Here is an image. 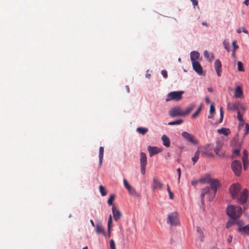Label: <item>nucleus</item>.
<instances>
[{"label":"nucleus","instance_id":"nucleus-1","mask_svg":"<svg viewBox=\"0 0 249 249\" xmlns=\"http://www.w3.org/2000/svg\"><path fill=\"white\" fill-rule=\"evenodd\" d=\"M241 187L238 183L231 184L229 187L230 193L233 199H237V202L243 204L246 202L248 197V191L244 189L241 192Z\"/></svg>","mask_w":249,"mask_h":249},{"label":"nucleus","instance_id":"nucleus-2","mask_svg":"<svg viewBox=\"0 0 249 249\" xmlns=\"http://www.w3.org/2000/svg\"><path fill=\"white\" fill-rule=\"evenodd\" d=\"M227 215L232 219L239 218L242 213V209L240 206L229 205L226 209Z\"/></svg>","mask_w":249,"mask_h":249},{"label":"nucleus","instance_id":"nucleus-3","mask_svg":"<svg viewBox=\"0 0 249 249\" xmlns=\"http://www.w3.org/2000/svg\"><path fill=\"white\" fill-rule=\"evenodd\" d=\"M183 93L184 92L183 91L170 92L167 94V98L165 100L166 102H168L171 100L179 101L182 99V95Z\"/></svg>","mask_w":249,"mask_h":249},{"label":"nucleus","instance_id":"nucleus-4","mask_svg":"<svg viewBox=\"0 0 249 249\" xmlns=\"http://www.w3.org/2000/svg\"><path fill=\"white\" fill-rule=\"evenodd\" d=\"M219 181L217 179H214L210 181V186L211 189L213 191V193H211L209 195V200L212 201L213 200L215 196V195L217 191V188L219 186Z\"/></svg>","mask_w":249,"mask_h":249},{"label":"nucleus","instance_id":"nucleus-5","mask_svg":"<svg viewBox=\"0 0 249 249\" xmlns=\"http://www.w3.org/2000/svg\"><path fill=\"white\" fill-rule=\"evenodd\" d=\"M231 167L235 176H240L241 175L242 168L241 162L239 160H235L233 161Z\"/></svg>","mask_w":249,"mask_h":249},{"label":"nucleus","instance_id":"nucleus-6","mask_svg":"<svg viewBox=\"0 0 249 249\" xmlns=\"http://www.w3.org/2000/svg\"><path fill=\"white\" fill-rule=\"evenodd\" d=\"M167 223L172 226H177L179 224L178 214L177 212L170 213L167 217Z\"/></svg>","mask_w":249,"mask_h":249},{"label":"nucleus","instance_id":"nucleus-7","mask_svg":"<svg viewBox=\"0 0 249 249\" xmlns=\"http://www.w3.org/2000/svg\"><path fill=\"white\" fill-rule=\"evenodd\" d=\"M169 114L172 117L184 116L183 111H181L179 106H176L171 108L169 111Z\"/></svg>","mask_w":249,"mask_h":249},{"label":"nucleus","instance_id":"nucleus-8","mask_svg":"<svg viewBox=\"0 0 249 249\" xmlns=\"http://www.w3.org/2000/svg\"><path fill=\"white\" fill-rule=\"evenodd\" d=\"M163 184L157 178H153L151 188L153 190H161L163 187Z\"/></svg>","mask_w":249,"mask_h":249},{"label":"nucleus","instance_id":"nucleus-9","mask_svg":"<svg viewBox=\"0 0 249 249\" xmlns=\"http://www.w3.org/2000/svg\"><path fill=\"white\" fill-rule=\"evenodd\" d=\"M181 136L188 142L194 144H196L197 143V141L195 140L194 136L193 135L186 131H184L182 132Z\"/></svg>","mask_w":249,"mask_h":249},{"label":"nucleus","instance_id":"nucleus-10","mask_svg":"<svg viewBox=\"0 0 249 249\" xmlns=\"http://www.w3.org/2000/svg\"><path fill=\"white\" fill-rule=\"evenodd\" d=\"M147 150L149 153L150 157H152L154 155L158 154L160 153L162 149L161 148L158 147L157 146H149L147 147Z\"/></svg>","mask_w":249,"mask_h":249},{"label":"nucleus","instance_id":"nucleus-11","mask_svg":"<svg viewBox=\"0 0 249 249\" xmlns=\"http://www.w3.org/2000/svg\"><path fill=\"white\" fill-rule=\"evenodd\" d=\"M214 67L218 76L221 75L222 64L219 59H216L214 63Z\"/></svg>","mask_w":249,"mask_h":249},{"label":"nucleus","instance_id":"nucleus-12","mask_svg":"<svg viewBox=\"0 0 249 249\" xmlns=\"http://www.w3.org/2000/svg\"><path fill=\"white\" fill-rule=\"evenodd\" d=\"M193 68L194 71L199 75H201L203 73L202 67L198 61L193 62L192 63Z\"/></svg>","mask_w":249,"mask_h":249},{"label":"nucleus","instance_id":"nucleus-13","mask_svg":"<svg viewBox=\"0 0 249 249\" xmlns=\"http://www.w3.org/2000/svg\"><path fill=\"white\" fill-rule=\"evenodd\" d=\"M112 211L114 220L115 221H118L122 215L121 212L114 205L112 207Z\"/></svg>","mask_w":249,"mask_h":249},{"label":"nucleus","instance_id":"nucleus-14","mask_svg":"<svg viewBox=\"0 0 249 249\" xmlns=\"http://www.w3.org/2000/svg\"><path fill=\"white\" fill-rule=\"evenodd\" d=\"M210 189L209 187H206L201 190V199L202 203L204 202V196L208 194H210Z\"/></svg>","mask_w":249,"mask_h":249},{"label":"nucleus","instance_id":"nucleus-15","mask_svg":"<svg viewBox=\"0 0 249 249\" xmlns=\"http://www.w3.org/2000/svg\"><path fill=\"white\" fill-rule=\"evenodd\" d=\"M199 53L196 51H193L190 53V58L192 63L196 62L199 57Z\"/></svg>","mask_w":249,"mask_h":249},{"label":"nucleus","instance_id":"nucleus-16","mask_svg":"<svg viewBox=\"0 0 249 249\" xmlns=\"http://www.w3.org/2000/svg\"><path fill=\"white\" fill-rule=\"evenodd\" d=\"M238 231L241 233L249 235V224L242 228H238Z\"/></svg>","mask_w":249,"mask_h":249},{"label":"nucleus","instance_id":"nucleus-17","mask_svg":"<svg viewBox=\"0 0 249 249\" xmlns=\"http://www.w3.org/2000/svg\"><path fill=\"white\" fill-rule=\"evenodd\" d=\"M196 106V105L195 104H190L189 106H188L183 111L184 116L188 115L195 108Z\"/></svg>","mask_w":249,"mask_h":249},{"label":"nucleus","instance_id":"nucleus-18","mask_svg":"<svg viewBox=\"0 0 249 249\" xmlns=\"http://www.w3.org/2000/svg\"><path fill=\"white\" fill-rule=\"evenodd\" d=\"M240 106V104L239 102L235 103L232 104L228 103L227 107L229 110H235L238 109Z\"/></svg>","mask_w":249,"mask_h":249},{"label":"nucleus","instance_id":"nucleus-19","mask_svg":"<svg viewBox=\"0 0 249 249\" xmlns=\"http://www.w3.org/2000/svg\"><path fill=\"white\" fill-rule=\"evenodd\" d=\"M243 94V90L241 87L237 86L235 89L234 96L236 98H241Z\"/></svg>","mask_w":249,"mask_h":249},{"label":"nucleus","instance_id":"nucleus-20","mask_svg":"<svg viewBox=\"0 0 249 249\" xmlns=\"http://www.w3.org/2000/svg\"><path fill=\"white\" fill-rule=\"evenodd\" d=\"M161 140L163 142V144L167 147H168L170 145V141L169 138L165 135H163L161 137Z\"/></svg>","mask_w":249,"mask_h":249},{"label":"nucleus","instance_id":"nucleus-21","mask_svg":"<svg viewBox=\"0 0 249 249\" xmlns=\"http://www.w3.org/2000/svg\"><path fill=\"white\" fill-rule=\"evenodd\" d=\"M140 157V163L141 165H147V157L146 154L143 152L141 153Z\"/></svg>","mask_w":249,"mask_h":249},{"label":"nucleus","instance_id":"nucleus-22","mask_svg":"<svg viewBox=\"0 0 249 249\" xmlns=\"http://www.w3.org/2000/svg\"><path fill=\"white\" fill-rule=\"evenodd\" d=\"M217 132L219 134H224V135L227 136L230 134V130L229 128L222 127L220 129H218L217 130Z\"/></svg>","mask_w":249,"mask_h":249},{"label":"nucleus","instance_id":"nucleus-23","mask_svg":"<svg viewBox=\"0 0 249 249\" xmlns=\"http://www.w3.org/2000/svg\"><path fill=\"white\" fill-rule=\"evenodd\" d=\"M96 231L97 233H102L105 235L106 233L104 229L100 224H97L96 226Z\"/></svg>","mask_w":249,"mask_h":249},{"label":"nucleus","instance_id":"nucleus-24","mask_svg":"<svg viewBox=\"0 0 249 249\" xmlns=\"http://www.w3.org/2000/svg\"><path fill=\"white\" fill-rule=\"evenodd\" d=\"M204 56L209 61H212L214 59V56L212 53H209L207 51H205L204 53Z\"/></svg>","mask_w":249,"mask_h":249},{"label":"nucleus","instance_id":"nucleus-25","mask_svg":"<svg viewBox=\"0 0 249 249\" xmlns=\"http://www.w3.org/2000/svg\"><path fill=\"white\" fill-rule=\"evenodd\" d=\"M200 154V151L199 150H197L195 153L194 156L192 158V160L193 161L194 164L199 159V155Z\"/></svg>","mask_w":249,"mask_h":249},{"label":"nucleus","instance_id":"nucleus-26","mask_svg":"<svg viewBox=\"0 0 249 249\" xmlns=\"http://www.w3.org/2000/svg\"><path fill=\"white\" fill-rule=\"evenodd\" d=\"M183 123L182 119H178L177 120L169 122L168 124L169 125H173L176 124H180Z\"/></svg>","mask_w":249,"mask_h":249},{"label":"nucleus","instance_id":"nucleus-27","mask_svg":"<svg viewBox=\"0 0 249 249\" xmlns=\"http://www.w3.org/2000/svg\"><path fill=\"white\" fill-rule=\"evenodd\" d=\"M137 131L140 134L144 135L146 133L148 132V129L146 128L138 127L137 128Z\"/></svg>","mask_w":249,"mask_h":249},{"label":"nucleus","instance_id":"nucleus-28","mask_svg":"<svg viewBox=\"0 0 249 249\" xmlns=\"http://www.w3.org/2000/svg\"><path fill=\"white\" fill-rule=\"evenodd\" d=\"M242 161L243 163L244 169L246 170L247 169L249 163L248 158H246V157L242 158Z\"/></svg>","mask_w":249,"mask_h":249},{"label":"nucleus","instance_id":"nucleus-29","mask_svg":"<svg viewBox=\"0 0 249 249\" xmlns=\"http://www.w3.org/2000/svg\"><path fill=\"white\" fill-rule=\"evenodd\" d=\"M112 223V217H111V215H110L109 218H108V223H107V229H108L109 236H110V228L111 227Z\"/></svg>","mask_w":249,"mask_h":249},{"label":"nucleus","instance_id":"nucleus-30","mask_svg":"<svg viewBox=\"0 0 249 249\" xmlns=\"http://www.w3.org/2000/svg\"><path fill=\"white\" fill-rule=\"evenodd\" d=\"M235 219L232 220H229L226 225V228L228 229L230 228L231 227L233 226L235 224Z\"/></svg>","mask_w":249,"mask_h":249},{"label":"nucleus","instance_id":"nucleus-31","mask_svg":"<svg viewBox=\"0 0 249 249\" xmlns=\"http://www.w3.org/2000/svg\"><path fill=\"white\" fill-rule=\"evenodd\" d=\"M99 190L102 196H105L107 195V191L103 186H99Z\"/></svg>","mask_w":249,"mask_h":249},{"label":"nucleus","instance_id":"nucleus-32","mask_svg":"<svg viewBox=\"0 0 249 249\" xmlns=\"http://www.w3.org/2000/svg\"><path fill=\"white\" fill-rule=\"evenodd\" d=\"M238 70L240 71H244L245 69L241 61L237 62Z\"/></svg>","mask_w":249,"mask_h":249},{"label":"nucleus","instance_id":"nucleus-33","mask_svg":"<svg viewBox=\"0 0 249 249\" xmlns=\"http://www.w3.org/2000/svg\"><path fill=\"white\" fill-rule=\"evenodd\" d=\"M115 198V196L114 195H111L107 201V203L109 205L111 206L113 204V201Z\"/></svg>","mask_w":249,"mask_h":249},{"label":"nucleus","instance_id":"nucleus-34","mask_svg":"<svg viewBox=\"0 0 249 249\" xmlns=\"http://www.w3.org/2000/svg\"><path fill=\"white\" fill-rule=\"evenodd\" d=\"M127 190H128V191L131 195H137V192H136V190L133 188H132L131 186H130L127 189Z\"/></svg>","mask_w":249,"mask_h":249},{"label":"nucleus","instance_id":"nucleus-35","mask_svg":"<svg viewBox=\"0 0 249 249\" xmlns=\"http://www.w3.org/2000/svg\"><path fill=\"white\" fill-rule=\"evenodd\" d=\"M223 45L224 46V48L226 50H227L228 52L229 51V42L227 40H224L223 42Z\"/></svg>","mask_w":249,"mask_h":249},{"label":"nucleus","instance_id":"nucleus-36","mask_svg":"<svg viewBox=\"0 0 249 249\" xmlns=\"http://www.w3.org/2000/svg\"><path fill=\"white\" fill-rule=\"evenodd\" d=\"M220 119H219L218 123H221L222 122V120L223 119L224 112L223 110L222 107H220Z\"/></svg>","mask_w":249,"mask_h":249},{"label":"nucleus","instance_id":"nucleus-37","mask_svg":"<svg viewBox=\"0 0 249 249\" xmlns=\"http://www.w3.org/2000/svg\"><path fill=\"white\" fill-rule=\"evenodd\" d=\"M167 191H168V192L169 193V198L171 199H173L174 196V194L171 192V191L170 190V187H169V186L168 185H167Z\"/></svg>","mask_w":249,"mask_h":249},{"label":"nucleus","instance_id":"nucleus-38","mask_svg":"<svg viewBox=\"0 0 249 249\" xmlns=\"http://www.w3.org/2000/svg\"><path fill=\"white\" fill-rule=\"evenodd\" d=\"M235 224L237 225L238 228H242L244 225V222L241 220L235 221Z\"/></svg>","mask_w":249,"mask_h":249},{"label":"nucleus","instance_id":"nucleus-39","mask_svg":"<svg viewBox=\"0 0 249 249\" xmlns=\"http://www.w3.org/2000/svg\"><path fill=\"white\" fill-rule=\"evenodd\" d=\"M249 124H245V130L244 133V136H246L249 134Z\"/></svg>","mask_w":249,"mask_h":249},{"label":"nucleus","instance_id":"nucleus-40","mask_svg":"<svg viewBox=\"0 0 249 249\" xmlns=\"http://www.w3.org/2000/svg\"><path fill=\"white\" fill-rule=\"evenodd\" d=\"M109 246L110 249H116L115 242L113 239L110 240Z\"/></svg>","mask_w":249,"mask_h":249},{"label":"nucleus","instance_id":"nucleus-41","mask_svg":"<svg viewBox=\"0 0 249 249\" xmlns=\"http://www.w3.org/2000/svg\"><path fill=\"white\" fill-rule=\"evenodd\" d=\"M104 156V147L102 146L100 147L99 152V157L103 158Z\"/></svg>","mask_w":249,"mask_h":249},{"label":"nucleus","instance_id":"nucleus-42","mask_svg":"<svg viewBox=\"0 0 249 249\" xmlns=\"http://www.w3.org/2000/svg\"><path fill=\"white\" fill-rule=\"evenodd\" d=\"M237 118L240 122H243L244 120L242 117V115L240 113L239 111L237 112Z\"/></svg>","mask_w":249,"mask_h":249},{"label":"nucleus","instance_id":"nucleus-43","mask_svg":"<svg viewBox=\"0 0 249 249\" xmlns=\"http://www.w3.org/2000/svg\"><path fill=\"white\" fill-rule=\"evenodd\" d=\"M241 32H243L244 33H245V34H248V31L244 27H242L240 29H237V32L238 33H241Z\"/></svg>","mask_w":249,"mask_h":249},{"label":"nucleus","instance_id":"nucleus-44","mask_svg":"<svg viewBox=\"0 0 249 249\" xmlns=\"http://www.w3.org/2000/svg\"><path fill=\"white\" fill-rule=\"evenodd\" d=\"M146 166V165H141V172L143 175H145Z\"/></svg>","mask_w":249,"mask_h":249},{"label":"nucleus","instance_id":"nucleus-45","mask_svg":"<svg viewBox=\"0 0 249 249\" xmlns=\"http://www.w3.org/2000/svg\"><path fill=\"white\" fill-rule=\"evenodd\" d=\"M221 148V147L220 146H218L214 149V151L217 155H220L219 152L220 151Z\"/></svg>","mask_w":249,"mask_h":249},{"label":"nucleus","instance_id":"nucleus-46","mask_svg":"<svg viewBox=\"0 0 249 249\" xmlns=\"http://www.w3.org/2000/svg\"><path fill=\"white\" fill-rule=\"evenodd\" d=\"M202 155L203 156H206L208 157H212L213 156V155L212 153H209L207 151H204L202 152Z\"/></svg>","mask_w":249,"mask_h":249},{"label":"nucleus","instance_id":"nucleus-47","mask_svg":"<svg viewBox=\"0 0 249 249\" xmlns=\"http://www.w3.org/2000/svg\"><path fill=\"white\" fill-rule=\"evenodd\" d=\"M233 154L234 155V157L235 158L236 156H238L240 154V150L238 149H235L233 152Z\"/></svg>","mask_w":249,"mask_h":249},{"label":"nucleus","instance_id":"nucleus-48","mask_svg":"<svg viewBox=\"0 0 249 249\" xmlns=\"http://www.w3.org/2000/svg\"><path fill=\"white\" fill-rule=\"evenodd\" d=\"M215 111V107L213 105H211L210 107V113L213 114Z\"/></svg>","mask_w":249,"mask_h":249},{"label":"nucleus","instance_id":"nucleus-49","mask_svg":"<svg viewBox=\"0 0 249 249\" xmlns=\"http://www.w3.org/2000/svg\"><path fill=\"white\" fill-rule=\"evenodd\" d=\"M124 184L125 188L127 189L130 185L128 183L127 181L125 179H124Z\"/></svg>","mask_w":249,"mask_h":249},{"label":"nucleus","instance_id":"nucleus-50","mask_svg":"<svg viewBox=\"0 0 249 249\" xmlns=\"http://www.w3.org/2000/svg\"><path fill=\"white\" fill-rule=\"evenodd\" d=\"M161 74L164 78H166L167 77V72L165 70H162Z\"/></svg>","mask_w":249,"mask_h":249},{"label":"nucleus","instance_id":"nucleus-51","mask_svg":"<svg viewBox=\"0 0 249 249\" xmlns=\"http://www.w3.org/2000/svg\"><path fill=\"white\" fill-rule=\"evenodd\" d=\"M177 172H178V181H179L180 176H181V169H180V168H178L177 169Z\"/></svg>","mask_w":249,"mask_h":249},{"label":"nucleus","instance_id":"nucleus-52","mask_svg":"<svg viewBox=\"0 0 249 249\" xmlns=\"http://www.w3.org/2000/svg\"><path fill=\"white\" fill-rule=\"evenodd\" d=\"M199 114V112L197 110L192 115V118H196Z\"/></svg>","mask_w":249,"mask_h":249},{"label":"nucleus","instance_id":"nucleus-53","mask_svg":"<svg viewBox=\"0 0 249 249\" xmlns=\"http://www.w3.org/2000/svg\"><path fill=\"white\" fill-rule=\"evenodd\" d=\"M236 41L235 40H234L232 42V46L233 47L234 50H236L238 48V46L236 44Z\"/></svg>","mask_w":249,"mask_h":249},{"label":"nucleus","instance_id":"nucleus-54","mask_svg":"<svg viewBox=\"0 0 249 249\" xmlns=\"http://www.w3.org/2000/svg\"><path fill=\"white\" fill-rule=\"evenodd\" d=\"M243 156L242 158H245L246 157V158H248V151L247 150L245 149L243 151Z\"/></svg>","mask_w":249,"mask_h":249},{"label":"nucleus","instance_id":"nucleus-55","mask_svg":"<svg viewBox=\"0 0 249 249\" xmlns=\"http://www.w3.org/2000/svg\"><path fill=\"white\" fill-rule=\"evenodd\" d=\"M198 182V181L197 180H193L192 182H191V184L193 186H196Z\"/></svg>","mask_w":249,"mask_h":249},{"label":"nucleus","instance_id":"nucleus-56","mask_svg":"<svg viewBox=\"0 0 249 249\" xmlns=\"http://www.w3.org/2000/svg\"><path fill=\"white\" fill-rule=\"evenodd\" d=\"M191 1H192L193 4L195 6L197 5L198 4L197 0H191Z\"/></svg>","mask_w":249,"mask_h":249},{"label":"nucleus","instance_id":"nucleus-57","mask_svg":"<svg viewBox=\"0 0 249 249\" xmlns=\"http://www.w3.org/2000/svg\"><path fill=\"white\" fill-rule=\"evenodd\" d=\"M244 121H243V122H240V124H239L238 127L239 129H241V128L244 126Z\"/></svg>","mask_w":249,"mask_h":249},{"label":"nucleus","instance_id":"nucleus-58","mask_svg":"<svg viewBox=\"0 0 249 249\" xmlns=\"http://www.w3.org/2000/svg\"><path fill=\"white\" fill-rule=\"evenodd\" d=\"M232 237L231 235L229 236V237L227 239V242L229 243H230L232 241Z\"/></svg>","mask_w":249,"mask_h":249},{"label":"nucleus","instance_id":"nucleus-59","mask_svg":"<svg viewBox=\"0 0 249 249\" xmlns=\"http://www.w3.org/2000/svg\"><path fill=\"white\" fill-rule=\"evenodd\" d=\"M103 158L99 157V164L100 166L102 165V161H103Z\"/></svg>","mask_w":249,"mask_h":249},{"label":"nucleus","instance_id":"nucleus-60","mask_svg":"<svg viewBox=\"0 0 249 249\" xmlns=\"http://www.w3.org/2000/svg\"><path fill=\"white\" fill-rule=\"evenodd\" d=\"M249 0H245L244 2H243V3L246 5V6H248L249 5Z\"/></svg>","mask_w":249,"mask_h":249},{"label":"nucleus","instance_id":"nucleus-61","mask_svg":"<svg viewBox=\"0 0 249 249\" xmlns=\"http://www.w3.org/2000/svg\"><path fill=\"white\" fill-rule=\"evenodd\" d=\"M206 179L205 178H201L199 181L202 182V183H204L205 182Z\"/></svg>","mask_w":249,"mask_h":249},{"label":"nucleus","instance_id":"nucleus-62","mask_svg":"<svg viewBox=\"0 0 249 249\" xmlns=\"http://www.w3.org/2000/svg\"><path fill=\"white\" fill-rule=\"evenodd\" d=\"M90 223H91V225H92L93 227H95V224H94V223L92 219H91V220H90Z\"/></svg>","mask_w":249,"mask_h":249},{"label":"nucleus","instance_id":"nucleus-63","mask_svg":"<svg viewBox=\"0 0 249 249\" xmlns=\"http://www.w3.org/2000/svg\"><path fill=\"white\" fill-rule=\"evenodd\" d=\"M205 101H206V102L207 103H210V100H209V98H208V97H206V98H205Z\"/></svg>","mask_w":249,"mask_h":249},{"label":"nucleus","instance_id":"nucleus-64","mask_svg":"<svg viewBox=\"0 0 249 249\" xmlns=\"http://www.w3.org/2000/svg\"><path fill=\"white\" fill-rule=\"evenodd\" d=\"M208 91L212 92L213 91V89L211 88H208Z\"/></svg>","mask_w":249,"mask_h":249}]
</instances>
